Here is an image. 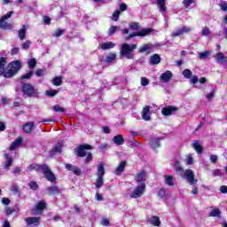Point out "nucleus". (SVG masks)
Returning a JSON list of instances; mask_svg holds the SVG:
<instances>
[{
    "label": "nucleus",
    "instance_id": "1",
    "mask_svg": "<svg viewBox=\"0 0 227 227\" xmlns=\"http://www.w3.org/2000/svg\"><path fill=\"white\" fill-rule=\"evenodd\" d=\"M4 67H6V59L0 58V77L3 75L6 79H10L20 70L21 63L20 60H15L11 62L6 68Z\"/></svg>",
    "mask_w": 227,
    "mask_h": 227
},
{
    "label": "nucleus",
    "instance_id": "2",
    "mask_svg": "<svg viewBox=\"0 0 227 227\" xmlns=\"http://www.w3.org/2000/svg\"><path fill=\"white\" fill-rule=\"evenodd\" d=\"M38 169H42V173L43 176L48 180V182H56V176H54V173L51 171L49 165L43 164V166L40 167L36 164H32L27 167L28 171H38Z\"/></svg>",
    "mask_w": 227,
    "mask_h": 227
},
{
    "label": "nucleus",
    "instance_id": "3",
    "mask_svg": "<svg viewBox=\"0 0 227 227\" xmlns=\"http://www.w3.org/2000/svg\"><path fill=\"white\" fill-rule=\"evenodd\" d=\"M88 150H93V147L87 144L80 145L75 149V153L77 157H86L85 164L91 162V160L93 159V154L91 153V152H88Z\"/></svg>",
    "mask_w": 227,
    "mask_h": 227
},
{
    "label": "nucleus",
    "instance_id": "4",
    "mask_svg": "<svg viewBox=\"0 0 227 227\" xmlns=\"http://www.w3.org/2000/svg\"><path fill=\"white\" fill-rule=\"evenodd\" d=\"M137 49V44L122 43L121 45L120 56L127 58V59H134V51Z\"/></svg>",
    "mask_w": 227,
    "mask_h": 227
},
{
    "label": "nucleus",
    "instance_id": "5",
    "mask_svg": "<svg viewBox=\"0 0 227 227\" xmlns=\"http://www.w3.org/2000/svg\"><path fill=\"white\" fill-rule=\"evenodd\" d=\"M21 91L25 97H34L36 95V89L31 83H23L21 85Z\"/></svg>",
    "mask_w": 227,
    "mask_h": 227
},
{
    "label": "nucleus",
    "instance_id": "6",
    "mask_svg": "<svg viewBox=\"0 0 227 227\" xmlns=\"http://www.w3.org/2000/svg\"><path fill=\"white\" fill-rule=\"evenodd\" d=\"M145 191H146V184H145V183H141L134 189L133 192L129 194V198L132 200L141 198V196L145 194Z\"/></svg>",
    "mask_w": 227,
    "mask_h": 227
},
{
    "label": "nucleus",
    "instance_id": "7",
    "mask_svg": "<svg viewBox=\"0 0 227 227\" xmlns=\"http://www.w3.org/2000/svg\"><path fill=\"white\" fill-rule=\"evenodd\" d=\"M13 15V11H11L1 17L0 19V29H12V23H8V19L12 18Z\"/></svg>",
    "mask_w": 227,
    "mask_h": 227
},
{
    "label": "nucleus",
    "instance_id": "8",
    "mask_svg": "<svg viewBox=\"0 0 227 227\" xmlns=\"http://www.w3.org/2000/svg\"><path fill=\"white\" fill-rule=\"evenodd\" d=\"M152 28H143L142 30L138 32H135L133 34H129L127 37L126 40H130V38H134V36H148L150 33H152Z\"/></svg>",
    "mask_w": 227,
    "mask_h": 227
},
{
    "label": "nucleus",
    "instance_id": "9",
    "mask_svg": "<svg viewBox=\"0 0 227 227\" xmlns=\"http://www.w3.org/2000/svg\"><path fill=\"white\" fill-rule=\"evenodd\" d=\"M184 175L190 185L198 184V179H194V172L192 169H186Z\"/></svg>",
    "mask_w": 227,
    "mask_h": 227
},
{
    "label": "nucleus",
    "instance_id": "10",
    "mask_svg": "<svg viewBox=\"0 0 227 227\" xmlns=\"http://www.w3.org/2000/svg\"><path fill=\"white\" fill-rule=\"evenodd\" d=\"M191 31H192V28L191 27H185L184 26L181 28H178L177 30L174 31L171 33V36L173 38L176 37V36H182V35L187 34V33H191Z\"/></svg>",
    "mask_w": 227,
    "mask_h": 227
},
{
    "label": "nucleus",
    "instance_id": "11",
    "mask_svg": "<svg viewBox=\"0 0 227 227\" xmlns=\"http://www.w3.org/2000/svg\"><path fill=\"white\" fill-rule=\"evenodd\" d=\"M135 180L137 184H144L146 180V171L145 170H139L136 175H135Z\"/></svg>",
    "mask_w": 227,
    "mask_h": 227
},
{
    "label": "nucleus",
    "instance_id": "12",
    "mask_svg": "<svg viewBox=\"0 0 227 227\" xmlns=\"http://www.w3.org/2000/svg\"><path fill=\"white\" fill-rule=\"evenodd\" d=\"M176 111H178L177 107L166 106L161 109V114H163V116H171V114H173L174 113H176Z\"/></svg>",
    "mask_w": 227,
    "mask_h": 227
},
{
    "label": "nucleus",
    "instance_id": "13",
    "mask_svg": "<svg viewBox=\"0 0 227 227\" xmlns=\"http://www.w3.org/2000/svg\"><path fill=\"white\" fill-rule=\"evenodd\" d=\"M173 77V73L169 70H167L165 73H162L160 76V81L161 82H169Z\"/></svg>",
    "mask_w": 227,
    "mask_h": 227
},
{
    "label": "nucleus",
    "instance_id": "14",
    "mask_svg": "<svg viewBox=\"0 0 227 227\" xmlns=\"http://www.w3.org/2000/svg\"><path fill=\"white\" fill-rule=\"evenodd\" d=\"M65 168H66V169H67V171H72V173H74V175H76L77 176H81L82 171L79 168V167L74 166L73 164H66Z\"/></svg>",
    "mask_w": 227,
    "mask_h": 227
},
{
    "label": "nucleus",
    "instance_id": "15",
    "mask_svg": "<svg viewBox=\"0 0 227 227\" xmlns=\"http://www.w3.org/2000/svg\"><path fill=\"white\" fill-rule=\"evenodd\" d=\"M45 207H47V204L45 203V200H41L33 208V210H34V212H35L36 215L42 214V212H43V208H45Z\"/></svg>",
    "mask_w": 227,
    "mask_h": 227
},
{
    "label": "nucleus",
    "instance_id": "16",
    "mask_svg": "<svg viewBox=\"0 0 227 227\" xmlns=\"http://www.w3.org/2000/svg\"><path fill=\"white\" fill-rule=\"evenodd\" d=\"M142 118L145 121H150L152 120V117L150 115V106H145L142 110Z\"/></svg>",
    "mask_w": 227,
    "mask_h": 227
},
{
    "label": "nucleus",
    "instance_id": "17",
    "mask_svg": "<svg viewBox=\"0 0 227 227\" xmlns=\"http://www.w3.org/2000/svg\"><path fill=\"white\" fill-rule=\"evenodd\" d=\"M22 129L25 134H31V132H33V129H35V122H27L23 125Z\"/></svg>",
    "mask_w": 227,
    "mask_h": 227
},
{
    "label": "nucleus",
    "instance_id": "18",
    "mask_svg": "<svg viewBox=\"0 0 227 227\" xmlns=\"http://www.w3.org/2000/svg\"><path fill=\"white\" fill-rule=\"evenodd\" d=\"M112 141H114V145H117V146H121L125 143V138H123V135L120 134L117 136H114L112 138Z\"/></svg>",
    "mask_w": 227,
    "mask_h": 227
},
{
    "label": "nucleus",
    "instance_id": "19",
    "mask_svg": "<svg viewBox=\"0 0 227 227\" xmlns=\"http://www.w3.org/2000/svg\"><path fill=\"white\" fill-rule=\"evenodd\" d=\"M116 47V44L113 42H106L99 44V49L102 51H108L109 49H114Z\"/></svg>",
    "mask_w": 227,
    "mask_h": 227
},
{
    "label": "nucleus",
    "instance_id": "20",
    "mask_svg": "<svg viewBox=\"0 0 227 227\" xmlns=\"http://www.w3.org/2000/svg\"><path fill=\"white\" fill-rule=\"evenodd\" d=\"M25 221L28 226H31V224L38 226L40 224V217H27Z\"/></svg>",
    "mask_w": 227,
    "mask_h": 227
},
{
    "label": "nucleus",
    "instance_id": "21",
    "mask_svg": "<svg viewBox=\"0 0 227 227\" xmlns=\"http://www.w3.org/2000/svg\"><path fill=\"white\" fill-rule=\"evenodd\" d=\"M4 157L5 159V162L4 164V169H8L10 166L13 163V158L10 156L8 153H4Z\"/></svg>",
    "mask_w": 227,
    "mask_h": 227
},
{
    "label": "nucleus",
    "instance_id": "22",
    "mask_svg": "<svg viewBox=\"0 0 227 227\" xmlns=\"http://www.w3.org/2000/svg\"><path fill=\"white\" fill-rule=\"evenodd\" d=\"M192 147L197 152V153H203V145L200 143V141L196 140L192 144Z\"/></svg>",
    "mask_w": 227,
    "mask_h": 227
},
{
    "label": "nucleus",
    "instance_id": "23",
    "mask_svg": "<svg viewBox=\"0 0 227 227\" xmlns=\"http://www.w3.org/2000/svg\"><path fill=\"white\" fill-rule=\"evenodd\" d=\"M164 180H165L166 185H168V187H175V176H164Z\"/></svg>",
    "mask_w": 227,
    "mask_h": 227
},
{
    "label": "nucleus",
    "instance_id": "24",
    "mask_svg": "<svg viewBox=\"0 0 227 227\" xmlns=\"http://www.w3.org/2000/svg\"><path fill=\"white\" fill-rule=\"evenodd\" d=\"M104 175H106V168L103 163H99L98 166L97 177L104 178Z\"/></svg>",
    "mask_w": 227,
    "mask_h": 227
},
{
    "label": "nucleus",
    "instance_id": "25",
    "mask_svg": "<svg viewBox=\"0 0 227 227\" xmlns=\"http://www.w3.org/2000/svg\"><path fill=\"white\" fill-rule=\"evenodd\" d=\"M103 61L107 65H112V63H114V61H116V53H110L108 56L106 57V59H104Z\"/></svg>",
    "mask_w": 227,
    "mask_h": 227
},
{
    "label": "nucleus",
    "instance_id": "26",
    "mask_svg": "<svg viewBox=\"0 0 227 227\" xmlns=\"http://www.w3.org/2000/svg\"><path fill=\"white\" fill-rule=\"evenodd\" d=\"M46 192H47V194H49V196H54L56 194H59V189L56 186H50L46 188Z\"/></svg>",
    "mask_w": 227,
    "mask_h": 227
},
{
    "label": "nucleus",
    "instance_id": "27",
    "mask_svg": "<svg viewBox=\"0 0 227 227\" xmlns=\"http://www.w3.org/2000/svg\"><path fill=\"white\" fill-rule=\"evenodd\" d=\"M125 166H127V161H121L115 169V175H121V172L125 171Z\"/></svg>",
    "mask_w": 227,
    "mask_h": 227
},
{
    "label": "nucleus",
    "instance_id": "28",
    "mask_svg": "<svg viewBox=\"0 0 227 227\" xmlns=\"http://www.w3.org/2000/svg\"><path fill=\"white\" fill-rule=\"evenodd\" d=\"M151 65H159L160 63V56L159 54H153L150 57Z\"/></svg>",
    "mask_w": 227,
    "mask_h": 227
},
{
    "label": "nucleus",
    "instance_id": "29",
    "mask_svg": "<svg viewBox=\"0 0 227 227\" xmlns=\"http://www.w3.org/2000/svg\"><path fill=\"white\" fill-rule=\"evenodd\" d=\"M174 168H175L176 173H177V175H180V176H182L184 175V168H182L180 161H176L174 164Z\"/></svg>",
    "mask_w": 227,
    "mask_h": 227
},
{
    "label": "nucleus",
    "instance_id": "30",
    "mask_svg": "<svg viewBox=\"0 0 227 227\" xmlns=\"http://www.w3.org/2000/svg\"><path fill=\"white\" fill-rule=\"evenodd\" d=\"M21 144H22V137H20L14 142L12 143L10 146V150L11 151L15 150V148H18V146H20Z\"/></svg>",
    "mask_w": 227,
    "mask_h": 227
},
{
    "label": "nucleus",
    "instance_id": "31",
    "mask_svg": "<svg viewBox=\"0 0 227 227\" xmlns=\"http://www.w3.org/2000/svg\"><path fill=\"white\" fill-rule=\"evenodd\" d=\"M216 62L218 63H226L227 62V57L224 56L222 52H218L215 56Z\"/></svg>",
    "mask_w": 227,
    "mask_h": 227
},
{
    "label": "nucleus",
    "instance_id": "32",
    "mask_svg": "<svg viewBox=\"0 0 227 227\" xmlns=\"http://www.w3.org/2000/svg\"><path fill=\"white\" fill-rule=\"evenodd\" d=\"M156 3L160 8V12L164 13V12H166V0H156Z\"/></svg>",
    "mask_w": 227,
    "mask_h": 227
},
{
    "label": "nucleus",
    "instance_id": "33",
    "mask_svg": "<svg viewBox=\"0 0 227 227\" xmlns=\"http://www.w3.org/2000/svg\"><path fill=\"white\" fill-rule=\"evenodd\" d=\"M26 25H22L21 28L18 31V36L20 38V40H24V38H26Z\"/></svg>",
    "mask_w": 227,
    "mask_h": 227
},
{
    "label": "nucleus",
    "instance_id": "34",
    "mask_svg": "<svg viewBox=\"0 0 227 227\" xmlns=\"http://www.w3.org/2000/svg\"><path fill=\"white\" fill-rule=\"evenodd\" d=\"M63 148V145L59 143L55 145V147L51 151V155H56V153H61V149Z\"/></svg>",
    "mask_w": 227,
    "mask_h": 227
},
{
    "label": "nucleus",
    "instance_id": "35",
    "mask_svg": "<svg viewBox=\"0 0 227 227\" xmlns=\"http://www.w3.org/2000/svg\"><path fill=\"white\" fill-rule=\"evenodd\" d=\"M152 49H153V45L147 43V44H144L139 48V52L143 53V52H148L150 51H152Z\"/></svg>",
    "mask_w": 227,
    "mask_h": 227
},
{
    "label": "nucleus",
    "instance_id": "36",
    "mask_svg": "<svg viewBox=\"0 0 227 227\" xmlns=\"http://www.w3.org/2000/svg\"><path fill=\"white\" fill-rule=\"evenodd\" d=\"M208 217H221V210L219 208L212 209L208 214Z\"/></svg>",
    "mask_w": 227,
    "mask_h": 227
},
{
    "label": "nucleus",
    "instance_id": "37",
    "mask_svg": "<svg viewBox=\"0 0 227 227\" xmlns=\"http://www.w3.org/2000/svg\"><path fill=\"white\" fill-rule=\"evenodd\" d=\"M159 141H160V139L153 138L150 140V145L152 146V148H153V150H155V148H159V146H160V143Z\"/></svg>",
    "mask_w": 227,
    "mask_h": 227
},
{
    "label": "nucleus",
    "instance_id": "38",
    "mask_svg": "<svg viewBox=\"0 0 227 227\" xmlns=\"http://www.w3.org/2000/svg\"><path fill=\"white\" fill-rule=\"evenodd\" d=\"M104 185V177H97L95 186L97 189H100Z\"/></svg>",
    "mask_w": 227,
    "mask_h": 227
},
{
    "label": "nucleus",
    "instance_id": "39",
    "mask_svg": "<svg viewBox=\"0 0 227 227\" xmlns=\"http://www.w3.org/2000/svg\"><path fill=\"white\" fill-rule=\"evenodd\" d=\"M129 29H132V31H137L139 29V23L136 21H132L129 24Z\"/></svg>",
    "mask_w": 227,
    "mask_h": 227
},
{
    "label": "nucleus",
    "instance_id": "40",
    "mask_svg": "<svg viewBox=\"0 0 227 227\" xmlns=\"http://www.w3.org/2000/svg\"><path fill=\"white\" fill-rule=\"evenodd\" d=\"M210 54H212V52H210V51H206L204 52L199 53V58H200V59H207V58H208V56H210Z\"/></svg>",
    "mask_w": 227,
    "mask_h": 227
},
{
    "label": "nucleus",
    "instance_id": "41",
    "mask_svg": "<svg viewBox=\"0 0 227 227\" xmlns=\"http://www.w3.org/2000/svg\"><path fill=\"white\" fill-rule=\"evenodd\" d=\"M183 75L184 79H191V77H192V71L190 69H184L183 71Z\"/></svg>",
    "mask_w": 227,
    "mask_h": 227
},
{
    "label": "nucleus",
    "instance_id": "42",
    "mask_svg": "<svg viewBox=\"0 0 227 227\" xmlns=\"http://www.w3.org/2000/svg\"><path fill=\"white\" fill-rule=\"evenodd\" d=\"M53 86H61L63 84V81L61 80V77H55L52 80Z\"/></svg>",
    "mask_w": 227,
    "mask_h": 227
},
{
    "label": "nucleus",
    "instance_id": "43",
    "mask_svg": "<svg viewBox=\"0 0 227 227\" xmlns=\"http://www.w3.org/2000/svg\"><path fill=\"white\" fill-rule=\"evenodd\" d=\"M194 164V159L192 158V154L186 155V165L192 166Z\"/></svg>",
    "mask_w": 227,
    "mask_h": 227
},
{
    "label": "nucleus",
    "instance_id": "44",
    "mask_svg": "<svg viewBox=\"0 0 227 227\" xmlns=\"http://www.w3.org/2000/svg\"><path fill=\"white\" fill-rule=\"evenodd\" d=\"M28 67L31 70H35V67H36V59H31L28 61Z\"/></svg>",
    "mask_w": 227,
    "mask_h": 227
},
{
    "label": "nucleus",
    "instance_id": "45",
    "mask_svg": "<svg viewBox=\"0 0 227 227\" xmlns=\"http://www.w3.org/2000/svg\"><path fill=\"white\" fill-rule=\"evenodd\" d=\"M118 28L119 27L117 26H112L108 30L109 36H113V35H114L116 31H118Z\"/></svg>",
    "mask_w": 227,
    "mask_h": 227
},
{
    "label": "nucleus",
    "instance_id": "46",
    "mask_svg": "<svg viewBox=\"0 0 227 227\" xmlns=\"http://www.w3.org/2000/svg\"><path fill=\"white\" fill-rule=\"evenodd\" d=\"M218 6L222 10V12H227V3L225 1H221L218 4Z\"/></svg>",
    "mask_w": 227,
    "mask_h": 227
},
{
    "label": "nucleus",
    "instance_id": "47",
    "mask_svg": "<svg viewBox=\"0 0 227 227\" xmlns=\"http://www.w3.org/2000/svg\"><path fill=\"white\" fill-rule=\"evenodd\" d=\"M151 221H152V224H153V226H160V219H159L158 216H153Z\"/></svg>",
    "mask_w": 227,
    "mask_h": 227
},
{
    "label": "nucleus",
    "instance_id": "48",
    "mask_svg": "<svg viewBox=\"0 0 227 227\" xmlns=\"http://www.w3.org/2000/svg\"><path fill=\"white\" fill-rule=\"evenodd\" d=\"M53 111H55V113H65V108L61 107L59 105H55L53 106Z\"/></svg>",
    "mask_w": 227,
    "mask_h": 227
},
{
    "label": "nucleus",
    "instance_id": "49",
    "mask_svg": "<svg viewBox=\"0 0 227 227\" xmlns=\"http://www.w3.org/2000/svg\"><path fill=\"white\" fill-rule=\"evenodd\" d=\"M58 93V90H48L45 91V95L48 97H56V94Z\"/></svg>",
    "mask_w": 227,
    "mask_h": 227
},
{
    "label": "nucleus",
    "instance_id": "50",
    "mask_svg": "<svg viewBox=\"0 0 227 227\" xmlns=\"http://www.w3.org/2000/svg\"><path fill=\"white\" fill-rule=\"evenodd\" d=\"M118 19H120V11H115L112 15V20H114L116 22Z\"/></svg>",
    "mask_w": 227,
    "mask_h": 227
},
{
    "label": "nucleus",
    "instance_id": "51",
    "mask_svg": "<svg viewBox=\"0 0 227 227\" xmlns=\"http://www.w3.org/2000/svg\"><path fill=\"white\" fill-rule=\"evenodd\" d=\"M63 33H65V31L63 29H58L57 31H55L53 33V36H55V38H59V36H61V35H63Z\"/></svg>",
    "mask_w": 227,
    "mask_h": 227
},
{
    "label": "nucleus",
    "instance_id": "52",
    "mask_svg": "<svg viewBox=\"0 0 227 227\" xmlns=\"http://www.w3.org/2000/svg\"><path fill=\"white\" fill-rule=\"evenodd\" d=\"M208 35H210V28L204 27L202 29V36H208Z\"/></svg>",
    "mask_w": 227,
    "mask_h": 227
},
{
    "label": "nucleus",
    "instance_id": "53",
    "mask_svg": "<svg viewBox=\"0 0 227 227\" xmlns=\"http://www.w3.org/2000/svg\"><path fill=\"white\" fill-rule=\"evenodd\" d=\"M30 189H33V191H36V189H38V184H36V182L32 181L28 184Z\"/></svg>",
    "mask_w": 227,
    "mask_h": 227
},
{
    "label": "nucleus",
    "instance_id": "54",
    "mask_svg": "<svg viewBox=\"0 0 227 227\" xmlns=\"http://www.w3.org/2000/svg\"><path fill=\"white\" fill-rule=\"evenodd\" d=\"M150 84V81L146 77L141 78V86H148Z\"/></svg>",
    "mask_w": 227,
    "mask_h": 227
},
{
    "label": "nucleus",
    "instance_id": "55",
    "mask_svg": "<svg viewBox=\"0 0 227 227\" xmlns=\"http://www.w3.org/2000/svg\"><path fill=\"white\" fill-rule=\"evenodd\" d=\"M30 45H31V41H27L22 44V49H24L25 51H27Z\"/></svg>",
    "mask_w": 227,
    "mask_h": 227
},
{
    "label": "nucleus",
    "instance_id": "56",
    "mask_svg": "<svg viewBox=\"0 0 227 227\" xmlns=\"http://www.w3.org/2000/svg\"><path fill=\"white\" fill-rule=\"evenodd\" d=\"M159 198H166V190L160 189L158 192Z\"/></svg>",
    "mask_w": 227,
    "mask_h": 227
},
{
    "label": "nucleus",
    "instance_id": "57",
    "mask_svg": "<svg viewBox=\"0 0 227 227\" xmlns=\"http://www.w3.org/2000/svg\"><path fill=\"white\" fill-rule=\"evenodd\" d=\"M45 74V71L43 69H37L35 71V75H37V77H42V75Z\"/></svg>",
    "mask_w": 227,
    "mask_h": 227
},
{
    "label": "nucleus",
    "instance_id": "58",
    "mask_svg": "<svg viewBox=\"0 0 227 227\" xmlns=\"http://www.w3.org/2000/svg\"><path fill=\"white\" fill-rule=\"evenodd\" d=\"M33 75V71H30L27 74H25L23 76H21V79H31V76Z\"/></svg>",
    "mask_w": 227,
    "mask_h": 227
},
{
    "label": "nucleus",
    "instance_id": "59",
    "mask_svg": "<svg viewBox=\"0 0 227 227\" xmlns=\"http://www.w3.org/2000/svg\"><path fill=\"white\" fill-rule=\"evenodd\" d=\"M217 155L215 154H212L210 157H209V160L210 161L212 162V164H215V162H217Z\"/></svg>",
    "mask_w": 227,
    "mask_h": 227
},
{
    "label": "nucleus",
    "instance_id": "60",
    "mask_svg": "<svg viewBox=\"0 0 227 227\" xmlns=\"http://www.w3.org/2000/svg\"><path fill=\"white\" fill-rule=\"evenodd\" d=\"M183 4H184L185 8H189L191 4H192V0H183Z\"/></svg>",
    "mask_w": 227,
    "mask_h": 227
},
{
    "label": "nucleus",
    "instance_id": "61",
    "mask_svg": "<svg viewBox=\"0 0 227 227\" xmlns=\"http://www.w3.org/2000/svg\"><path fill=\"white\" fill-rule=\"evenodd\" d=\"M215 95V90H212L210 93H208L206 97L207 100H212V98Z\"/></svg>",
    "mask_w": 227,
    "mask_h": 227
},
{
    "label": "nucleus",
    "instance_id": "62",
    "mask_svg": "<svg viewBox=\"0 0 227 227\" xmlns=\"http://www.w3.org/2000/svg\"><path fill=\"white\" fill-rule=\"evenodd\" d=\"M96 200H97V201H104V197L102 196V194L97 192L96 193Z\"/></svg>",
    "mask_w": 227,
    "mask_h": 227
},
{
    "label": "nucleus",
    "instance_id": "63",
    "mask_svg": "<svg viewBox=\"0 0 227 227\" xmlns=\"http://www.w3.org/2000/svg\"><path fill=\"white\" fill-rule=\"evenodd\" d=\"M220 192L223 193V194H227V186L226 185H223L220 187Z\"/></svg>",
    "mask_w": 227,
    "mask_h": 227
},
{
    "label": "nucleus",
    "instance_id": "64",
    "mask_svg": "<svg viewBox=\"0 0 227 227\" xmlns=\"http://www.w3.org/2000/svg\"><path fill=\"white\" fill-rule=\"evenodd\" d=\"M120 10H121V12L127 11V4H125V3L121 4Z\"/></svg>",
    "mask_w": 227,
    "mask_h": 227
}]
</instances>
